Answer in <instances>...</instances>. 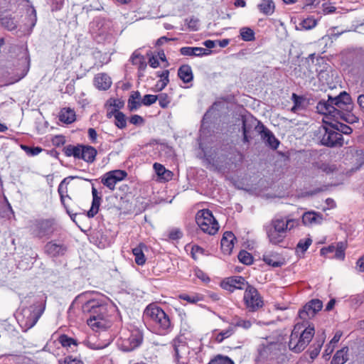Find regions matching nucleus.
Here are the masks:
<instances>
[{
  "instance_id": "49530a36",
  "label": "nucleus",
  "mask_w": 364,
  "mask_h": 364,
  "mask_svg": "<svg viewBox=\"0 0 364 364\" xmlns=\"http://www.w3.org/2000/svg\"><path fill=\"white\" fill-rule=\"evenodd\" d=\"M159 104L161 107L166 108L171 101V97L166 93H161L157 95Z\"/></svg>"
},
{
  "instance_id": "e2e57ef3",
  "label": "nucleus",
  "mask_w": 364,
  "mask_h": 364,
  "mask_svg": "<svg viewBox=\"0 0 364 364\" xmlns=\"http://www.w3.org/2000/svg\"><path fill=\"white\" fill-rule=\"evenodd\" d=\"M336 8L331 4H323V12L324 14H331L336 11Z\"/></svg>"
},
{
  "instance_id": "bf43d9fd",
  "label": "nucleus",
  "mask_w": 364,
  "mask_h": 364,
  "mask_svg": "<svg viewBox=\"0 0 364 364\" xmlns=\"http://www.w3.org/2000/svg\"><path fill=\"white\" fill-rule=\"evenodd\" d=\"M28 11H30V14L28 16V21L31 28H32L35 26L37 21L36 11L33 8L31 9Z\"/></svg>"
},
{
  "instance_id": "13d9d810",
  "label": "nucleus",
  "mask_w": 364,
  "mask_h": 364,
  "mask_svg": "<svg viewBox=\"0 0 364 364\" xmlns=\"http://www.w3.org/2000/svg\"><path fill=\"white\" fill-rule=\"evenodd\" d=\"M21 64L23 65V70L21 74V76L18 77V80L23 78L26 75L29 70V58L28 57H25L21 60Z\"/></svg>"
},
{
  "instance_id": "2eb2a0df",
  "label": "nucleus",
  "mask_w": 364,
  "mask_h": 364,
  "mask_svg": "<svg viewBox=\"0 0 364 364\" xmlns=\"http://www.w3.org/2000/svg\"><path fill=\"white\" fill-rule=\"evenodd\" d=\"M323 303L319 299H312L299 311V317L304 321L313 318L318 311L321 310Z\"/></svg>"
},
{
  "instance_id": "bb28decb",
  "label": "nucleus",
  "mask_w": 364,
  "mask_h": 364,
  "mask_svg": "<svg viewBox=\"0 0 364 364\" xmlns=\"http://www.w3.org/2000/svg\"><path fill=\"white\" fill-rule=\"evenodd\" d=\"M95 87L101 90H108L112 85L111 77L106 73H99L94 78Z\"/></svg>"
},
{
  "instance_id": "9d476101",
  "label": "nucleus",
  "mask_w": 364,
  "mask_h": 364,
  "mask_svg": "<svg viewBox=\"0 0 364 364\" xmlns=\"http://www.w3.org/2000/svg\"><path fill=\"white\" fill-rule=\"evenodd\" d=\"M143 334L139 329L132 330L127 337L121 338L118 342L120 350L129 352L138 348L142 343Z\"/></svg>"
},
{
  "instance_id": "5701e85b",
  "label": "nucleus",
  "mask_w": 364,
  "mask_h": 364,
  "mask_svg": "<svg viewBox=\"0 0 364 364\" xmlns=\"http://www.w3.org/2000/svg\"><path fill=\"white\" fill-rule=\"evenodd\" d=\"M323 220V215L315 211L306 212L302 215V222L306 225H320Z\"/></svg>"
},
{
  "instance_id": "37998d69",
  "label": "nucleus",
  "mask_w": 364,
  "mask_h": 364,
  "mask_svg": "<svg viewBox=\"0 0 364 364\" xmlns=\"http://www.w3.org/2000/svg\"><path fill=\"white\" fill-rule=\"evenodd\" d=\"M238 259L240 262L249 265L253 262V257L250 253L245 250H241L238 254Z\"/></svg>"
},
{
  "instance_id": "6ab92c4d",
  "label": "nucleus",
  "mask_w": 364,
  "mask_h": 364,
  "mask_svg": "<svg viewBox=\"0 0 364 364\" xmlns=\"http://www.w3.org/2000/svg\"><path fill=\"white\" fill-rule=\"evenodd\" d=\"M45 252L52 257L63 256L67 251L66 246L58 242L56 240H52L47 242L44 247Z\"/></svg>"
},
{
  "instance_id": "1a4fd4ad",
  "label": "nucleus",
  "mask_w": 364,
  "mask_h": 364,
  "mask_svg": "<svg viewBox=\"0 0 364 364\" xmlns=\"http://www.w3.org/2000/svg\"><path fill=\"white\" fill-rule=\"evenodd\" d=\"M32 234L38 237H50L56 230V224L54 219H40L34 222L32 228Z\"/></svg>"
},
{
  "instance_id": "4d7b16f0",
  "label": "nucleus",
  "mask_w": 364,
  "mask_h": 364,
  "mask_svg": "<svg viewBox=\"0 0 364 364\" xmlns=\"http://www.w3.org/2000/svg\"><path fill=\"white\" fill-rule=\"evenodd\" d=\"M180 298L191 304H196L202 300L201 297L198 295L182 294Z\"/></svg>"
},
{
  "instance_id": "f8f14e48",
  "label": "nucleus",
  "mask_w": 364,
  "mask_h": 364,
  "mask_svg": "<svg viewBox=\"0 0 364 364\" xmlns=\"http://www.w3.org/2000/svg\"><path fill=\"white\" fill-rule=\"evenodd\" d=\"M324 129L325 133L321 140L322 144L329 147L341 146L343 145V138L341 133L330 126L329 127H324Z\"/></svg>"
},
{
  "instance_id": "412c9836",
  "label": "nucleus",
  "mask_w": 364,
  "mask_h": 364,
  "mask_svg": "<svg viewBox=\"0 0 364 364\" xmlns=\"http://www.w3.org/2000/svg\"><path fill=\"white\" fill-rule=\"evenodd\" d=\"M323 121L325 124H328L331 128L336 129L341 134H350L353 132L352 128L343 124L340 119H326V116H324Z\"/></svg>"
},
{
  "instance_id": "c9c22d12",
  "label": "nucleus",
  "mask_w": 364,
  "mask_h": 364,
  "mask_svg": "<svg viewBox=\"0 0 364 364\" xmlns=\"http://www.w3.org/2000/svg\"><path fill=\"white\" fill-rule=\"evenodd\" d=\"M154 169L159 177L164 181H169L172 178V172L166 169V168L161 164L154 163Z\"/></svg>"
},
{
  "instance_id": "4c0bfd02",
  "label": "nucleus",
  "mask_w": 364,
  "mask_h": 364,
  "mask_svg": "<svg viewBox=\"0 0 364 364\" xmlns=\"http://www.w3.org/2000/svg\"><path fill=\"white\" fill-rule=\"evenodd\" d=\"M156 75L161 79L156 82L155 89L156 91H161L164 89L169 82V71L168 70H165L161 73L157 72Z\"/></svg>"
},
{
  "instance_id": "c85d7f7f",
  "label": "nucleus",
  "mask_w": 364,
  "mask_h": 364,
  "mask_svg": "<svg viewBox=\"0 0 364 364\" xmlns=\"http://www.w3.org/2000/svg\"><path fill=\"white\" fill-rule=\"evenodd\" d=\"M73 178H82L79 176H69L64 178L58 186V192L60 195V201L63 206L66 205L65 203V198L71 199L70 197L68 195V187L67 185L69 183V181Z\"/></svg>"
},
{
  "instance_id": "2f4dec72",
  "label": "nucleus",
  "mask_w": 364,
  "mask_h": 364,
  "mask_svg": "<svg viewBox=\"0 0 364 364\" xmlns=\"http://www.w3.org/2000/svg\"><path fill=\"white\" fill-rule=\"evenodd\" d=\"M178 76L185 83L191 82L193 79L191 67L188 65H183L178 70Z\"/></svg>"
},
{
  "instance_id": "b1692460",
  "label": "nucleus",
  "mask_w": 364,
  "mask_h": 364,
  "mask_svg": "<svg viewBox=\"0 0 364 364\" xmlns=\"http://www.w3.org/2000/svg\"><path fill=\"white\" fill-rule=\"evenodd\" d=\"M254 322L255 319H247L235 315L232 317L229 321V324H231L235 331H236L237 328H240L247 331L252 327Z\"/></svg>"
},
{
  "instance_id": "603ef678",
  "label": "nucleus",
  "mask_w": 364,
  "mask_h": 364,
  "mask_svg": "<svg viewBox=\"0 0 364 364\" xmlns=\"http://www.w3.org/2000/svg\"><path fill=\"white\" fill-rule=\"evenodd\" d=\"M334 257L339 259H343L345 258V246L343 242L337 243Z\"/></svg>"
},
{
  "instance_id": "f03ea898",
  "label": "nucleus",
  "mask_w": 364,
  "mask_h": 364,
  "mask_svg": "<svg viewBox=\"0 0 364 364\" xmlns=\"http://www.w3.org/2000/svg\"><path fill=\"white\" fill-rule=\"evenodd\" d=\"M352 108L351 97L345 91L335 97L328 96V100H321L316 105L317 112L326 116V119H340L350 124L358 121L356 116L350 113Z\"/></svg>"
},
{
  "instance_id": "774afa93",
  "label": "nucleus",
  "mask_w": 364,
  "mask_h": 364,
  "mask_svg": "<svg viewBox=\"0 0 364 364\" xmlns=\"http://www.w3.org/2000/svg\"><path fill=\"white\" fill-rule=\"evenodd\" d=\"M88 137L92 143H95L97 141V134L94 128H89L87 130Z\"/></svg>"
},
{
  "instance_id": "79ce46f5",
  "label": "nucleus",
  "mask_w": 364,
  "mask_h": 364,
  "mask_svg": "<svg viewBox=\"0 0 364 364\" xmlns=\"http://www.w3.org/2000/svg\"><path fill=\"white\" fill-rule=\"evenodd\" d=\"M240 36L244 41H252L255 39V31L249 27H243L240 28Z\"/></svg>"
},
{
  "instance_id": "8fccbe9b",
  "label": "nucleus",
  "mask_w": 364,
  "mask_h": 364,
  "mask_svg": "<svg viewBox=\"0 0 364 364\" xmlns=\"http://www.w3.org/2000/svg\"><path fill=\"white\" fill-rule=\"evenodd\" d=\"M186 25L191 31H198L199 28V20L196 17L187 18L185 20Z\"/></svg>"
},
{
  "instance_id": "c03bdc74",
  "label": "nucleus",
  "mask_w": 364,
  "mask_h": 364,
  "mask_svg": "<svg viewBox=\"0 0 364 364\" xmlns=\"http://www.w3.org/2000/svg\"><path fill=\"white\" fill-rule=\"evenodd\" d=\"M101 200L102 199H92L91 208L87 213L88 218H93L97 215L99 211Z\"/></svg>"
},
{
  "instance_id": "e433bc0d",
  "label": "nucleus",
  "mask_w": 364,
  "mask_h": 364,
  "mask_svg": "<svg viewBox=\"0 0 364 364\" xmlns=\"http://www.w3.org/2000/svg\"><path fill=\"white\" fill-rule=\"evenodd\" d=\"M348 347H343L333 355L331 364H345L348 360Z\"/></svg>"
},
{
  "instance_id": "0e129e2a",
  "label": "nucleus",
  "mask_w": 364,
  "mask_h": 364,
  "mask_svg": "<svg viewBox=\"0 0 364 364\" xmlns=\"http://www.w3.org/2000/svg\"><path fill=\"white\" fill-rule=\"evenodd\" d=\"M220 332L223 335V337L224 338V339L230 337L235 333V331H234L233 327L231 326V324H229V326L227 329L223 330Z\"/></svg>"
},
{
  "instance_id": "680f3d73",
  "label": "nucleus",
  "mask_w": 364,
  "mask_h": 364,
  "mask_svg": "<svg viewBox=\"0 0 364 364\" xmlns=\"http://www.w3.org/2000/svg\"><path fill=\"white\" fill-rule=\"evenodd\" d=\"M144 122V119L138 114H134L129 118V122L134 125L142 124Z\"/></svg>"
},
{
  "instance_id": "7ed1b4c3",
  "label": "nucleus",
  "mask_w": 364,
  "mask_h": 364,
  "mask_svg": "<svg viewBox=\"0 0 364 364\" xmlns=\"http://www.w3.org/2000/svg\"><path fill=\"white\" fill-rule=\"evenodd\" d=\"M299 220L289 215H276L271 222L265 226L266 233L269 242L279 245L284 242L288 231L299 226Z\"/></svg>"
},
{
  "instance_id": "39448f33",
  "label": "nucleus",
  "mask_w": 364,
  "mask_h": 364,
  "mask_svg": "<svg viewBox=\"0 0 364 364\" xmlns=\"http://www.w3.org/2000/svg\"><path fill=\"white\" fill-rule=\"evenodd\" d=\"M314 333V326L305 327L303 323H296L289 337V350L296 353L304 350L312 340Z\"/></svg>"
},
{
  "instance_id": "4468645a",
  "label": "nucleus",
  "mask_w": 364,
  "mask_h": 364,
  "mask_svg": "<svg viewBox=\"0 0 364 364\" xmlns=\"http://www.w3.org/2000/svg\"><path fill=\"white\" fill-rule=\"evenodd\" d=\"M281 343L264 341L258 348L259 356L264 359H274L281 351Z\"/></svg>"
},
{
  "instance_id": "a878e982",
  "label": "nucleus",
  "mask_w": 364,
  "mask_h": 364,
  "mask_svg": "<svg viewBox=\"0 0 364 364\" xmlns=\"http://www.w3.org/2000/svg\"><path fill=\"white\" fill-rule=\"evenodd\" d=\"M210 50L200 47H182L180 53L184 56L202 57L210 53Z\"/></svg>"
},
{
  "instance_id": "0eeeda50",
  "label": "nucleus",
  "mask_w": 364,
  "mask_h": 364,
  "mask_svg": "<svg viewBox=\"0 0 364 364\" xmlns=\"http://www.w3.org/2000/svg\"><path fill=\"white\" fill-rule=\"evenodd\" d=\"M196 222L204 233L210 235H214L219 230L218 223L208 209L198 211L196 215Z\"/></svg>"
},
{
  "instance_id": "864d4df0",
  "label": "nucleus",
  "mask_w": 364,
  "mask_h": 364,
  "mask_svg": "<svg viewBox=\"0 0 364 364\" xmlns=\"http://www.w3.org/2000/svg\"><path fill=\"white\" fill-rule=\"evenodd\" d=\"M312 243V240L309 237L300 240L296 245V248L301 250V252H305Z\"/></svg>"
},
{
  "instance_id": "58836bf2",
  "label": "nucleus",
  "mask_w": 364,
  "mask_h": 364,
  "mask_svg": "<svg viewBox=\"0 0 364 364\" xmlns=\"http://www.w3.org/2000/svg\"><path fill=\"white\" fill-rule=\"evenodd\" d=\"M60 120L66 124H71L75 120V113L70 108H64L60 113Z\"/></svg>"
},
{
  "instance_id": "6e6d98bb",
  "label": "nucleus",
  "mask_w": 364,
  "mask_h": 364,
  "mask_svg": "<svg viewBox=\"0 0 364 364\" xmlns=\"http://www.w3.org/2000/svg\"><path fill=\"white\" fill-rule=\"evenodd\" d=\"M59 342L63 347H70L71 345H75V341L74 339L68 337V336L63 334L59 337Z\"/></svg>"
},
{
  "instance_id": "5fc2aeb1",
  "label": "nucleus",
  "mask_w": 364,
  "mask_h": 364,
  "mask_svg": "<svg viewBox=\"0 0 364 364\" xmlns=\"http://www.w3.org/2000/svg\"><path fill=\"white\" fill-rule=\"evenodd\" d=\"M158 99L157 95H145L141 99L142 105L145 106H150L155 103Z\"/></svg>"
},
{
  "instance_id": "72a5a7b5",
  "label": "nucleus",
  "mask_w": 364,
  "mask_h": 364,
  "mask_svg": "<svg viewBox=\"0 0 364 364\" xmlns=\"http://www.w3.org/2000/svg\"><path fill=\"white\" fill-rule=\"evenodd\" d=\"M0 23L2 26L9 31H13L17 27V23L11 15L8 13L0 14Z\"/></svg>"
},
{
  "instance_id": "69168bd1",
  "label": "nucleus",
  "mask_w": 364,
  "mask_h": 364,
  "mask_svg": "<svg viewBox=\"0 0 364 364\" xmlns=\"http://www.w3.org/2000/svg\"><path fill=\"white\" fill-rule=\"evenodd\" d=\"M335 347L336 346H334L333 345H332L330 343L326 346V348L325 349V351H324V353H323V358L326 360H328L329 359L330 355L333 352Z\"/></svg>"
},
{
  "instance_id": "cd10ccee",
  "label": "nucleus",
  "mask_w": 364,
  "mask_h": 364,
  "mask_svg": "<svg viewBox=\"0 0 364 364\" xmlns=\"http://www.w3.org/2000/svg\"><path fill=\"white\" fill-rule=\"evenodd\" d=\"M97 154V151L95 148L90 145L82 144L80 159L88 164H92L95 161Z\"/></svg>"
},
{
  "instance_id": "f3484780",
  "label": "nucleus",
  "mask_w": 364,
  "mask_h": 364,
  "mask_svg": "<svg viewBox=\"0 0 364 364\" xmlns=\"http://www.w3.org/2000/svg\"><path fill=\"white\" fill-rule=\"evenodd\" d=\"M249 286L245 278L240 276L228 277L221 282L223 289L232 292L235 289H242Z\"/></svg>"
},
{
  "instance_id": "20e7f679",
  "label": "nucleus",
  "mask_w": 364,
  "mask_h": 364,
  "mask_svg": "<svg viewBox=\"0 0 364 364\" xmlns=\"http://www.w3.org/2000/svg\"><path fill=\"white\" fill-rule=\"evenodd\" d=\"M144 316L149 320L156 334L167 335L173 328L170 316L155 304H150L146 307Z\"/></svg>"
},
{
  "instance_id": "ea45409f",
  "label": "nucleus",
  "mask_w": 364,
  "mask_h": 364,
  "mask_svg": "<svg viewBox=\"0 0 364 364\" xmlns=\"http://www.w3.org/2000/svg\"><path fill=\"white\" fill-rule=\"evenodd\" d=\"M259 11L265 15H272L275 9L274 3L272 0H262L258 5Z\"/></svg>"
},
{
  "instance_id": "a18cd8bd",
  "label": "nucleus",
  "mask_w": 364,
  "mask_h": 364,
  "mask_svg": "<svg viewBox=\"0 0 364 364\" xmlns=\"http://www.w3.org/2000/svg\"><path fill=\"white\" fill-rule=\"evenodd\" d=\"M316 23H317V22H316V19H314L313 17H308V18L304 19L300 23V26L304 30H310V29L314 28L316 26Z\"/></svg>"
},
{
  "instance_id": "ddd939ff",
  "label": "nucleus",
  "mask_w": 364,
  "mask_h": 364,
  "mask_svg": "<svg viewBox=\"0 0 364 364\" xmlns=\"http://www.w3.org/2000/svg\"><path fill=\"white\" fill-rule=\"evenodd\" d=\"M127 176V173L125 171L114 170L105 173L101 177V182L104 186L112 191L115 189L117 183L124 179Z\"/></svg>"
},
{
  "instance_id": "9b49d317",
  "label": "nucleus",
  "mask_w": 364,
  "mask_h": 364,
  "mask_svg": "<svg viewBox=\"0 0 364 364\" xmlns=\"http://www.w3.org/2000/svg\"><path fill=\"white\" fill-rule=\"evenodd\" d=\"M244 301L250 311H255L263 305V300L257 289L247 286L244 293Z\"/></svg>"
},
{
  "instance_id": "7c9ffc66",
  "label": "nucleus",
  "mask_w": 364,
  "mask_h": 364,
  "mask_svg": "<svg viewBox=\"0 0 364 364\" xmlns=\"http://www.w3.org/2000/svg\"><path fill=\"white\" fill-rule=\"evenodd\" d=\"M112 115L114 117V124L117 127L122 129L127 127V117L123 112L114 109L113 111L107 113L109 118H110Z\"/></svg>"
},
{
  "instance_id": "de8ad7c7",
  "label": "nucleus",
  "mask_w": 364,
  "mask_h": 364,
  "mask_svg": "<svg viewBox=\"0 0 364 364\" xmlns=\"http://www.w3.org/2000/svg\"><path fill=\"white\" fill-rule=\"evenodd\" d=\"M208 364H235L228 356L218 355L212 359Z\"/></svg>"
},
{
  "instance_id": "423d86ee",
  "label": "nucleus",
  "mask_w": 364,
  "mask_h": 364,
  "mask_svg": "<svg viewBox=\"0 0 364 364\" xmlns=\"http://www.w3.org/2000/svg\"><path fill=\"white\" fill-rule=\"evenodd\" d=\"M45 308V304L33 299L29 306L21 309L16 318L23 331H27L36 324L43 314Z\"/></svg>"
},
{
  "instance_id": "09e8293b",
  "label": "nucleus",
  "mask_w": 364,
  "mask_h": 364,
  "mask_svg": "<svg viewBox=\"0 0 364 364\" xmlns=\"http://www.w3.org/2000/svg\"><path fill=\"white\" fill-rule=\"evenodd\" d=\"M59 364H84L80 358L72 355L66 356L58 360Z\"/></svg>"
},
{
  "instance_id": "f704fd0d",
  "label": "nucleus",
  "mask_w": 364,
  "mask_h": 364,
  "mask_svg": "<svg viewBox=\"0 0 364 364\" xmlns=\"http://www.w3.org/2000/svg\"><path fill=\"white\" fill-rule=\"evenodd\" d=\"M141 93L139 91H134L130 95L128 100V107L130 111L136 110L142 105Z\"/></svg>"
},
{
  "instance_id": "f257e3e1",
  "label": "nucleus",
  "mask_w": 364,
  "mask_h": 364,
  "mask_svg": "<svg viewBox=\"0 0 364 364\" xmlns=\"http://www.w3.org/2000/svg\"><path fill=\"white\" fill-rule=\"evenodd\" d=\"M92 294V292H84L78 295L76 299L84 301L88 299L82 305V311L87 316V323L93 331L107 329L112 325V314L115 311V308L100 296L90 298Z\"/></svg>"
},
{
  "instance_id": "dca6fc26",
  "label": "nucleus",
  "mask_w": 364,
  "mask_h": 364,
  "mask_svg": "<svg viewBox=\"0 0 364 364\" xmlns=\"http://www.w3.org/2000/svg\"><path fill=\"white\" fill-rule=\"evenodd\" d=\"M255 131L260 134L262 139L267 146L273 149L278 148L279 145V140L262 123H258V125L255 127Z\"/></svg>"
},
{
  "instance_id": "aec40b11",
  "label": "nucleus",
  "mask_w": 364,
  "mask_h": 364,
  "mask_svg": "<svg viewBox=\"0 0 364 364\" xmlns=\"http://www.w3.org/2000/svg\"><path fill=\"white\" fill-rule=\"evenodd\" d=\"M258 123L262 122L253 119H242L243 141L245 143H248L252 139V131L253 129L255 130V127L258 125Z\"/></svg>"
},
{
  "instance_id": "c756f323",
  "label": "nucleus",
  "mask_w": 364,
  "mask_h": 364,
  "mask_svg": "<svg viewBox=\"0 0 364 364\" xmlns=\"http://www.w3.org/2000/svg\"><path fill=\"white\" fill-rule=\"evenodd\" d=\"M144 250H146V246L144 243H139L136 247L132 249L134 261L139 266L144 265L146 260Z\"/></svg>"
},
{
  "instance_id": "473e14b6",
  "label": "nucleus",
  "mask_w": 364,
  "mask_h": 364,
  "mask_svg": "<svg viewBox=\"0 0 364 364\" xmlns=\"http://www.w3.org/2000/svg\"><path fill=\"white\" fill-rule=\"evenodd\" d=\"M82 144H68L63 148L64 154L68 156H73L75 159H80Z\"/></svg>"
},
{
  "instance_id": "338daca9",
  "label": "nucleus",
  "mask_w": 364,
  "mask_h": 364,
  "mask_svg": "<svg viewBox=\"0 0 364 364\" xmlns=\"http://www.w3.org/2000/svg\"><path fill=\"white\" fill-rule=\"evenodd\" d=\"M168 237L171 240H178L182 237V232L178 229H174L170 231Z\"/></svg>"
},
{
  "instance_id": "052dcab7",
  "label": "nucleus",
  "mask_w": 364,
  "mask_h": 364,
  "mask_svg": "<svg viewBox=\"0 0 364 364\" xmlns=\"http://www.w3.org/2000/svg\"><path fill=\"white\" fill-rule=\"evenodd\" d=\"M291 98L294 102V105L296 107H297L299 109L303 108L302 103L304 102V98L302 97L299 96L295 93H293Z\"/></svg>"
},
{
  "instance_id": "a19ab883",
  "label": "nucleus",
  "mask_w": 364,
  "mask_h": 364,
  "mask_svg": "<svg viewBox=\"0 0 364 364\" xmlns=\"http://www.w3.org/2000/svg\"><path fill=\"white\" fill-rule=\"evenodd\" d=\"M130 60L133 65L138 66L139 71H144L146 68V62L144 57L136 51L133 53Z\"/></svg>"
},
{
  "instance_id": "3c124183",
  "label": "nucleus",
  "mask_w": 364,
  "mask_h": 364,
  "mask_svg": "<svg viewBox=\"0 0 364 364\" xmlns=\"http://www.w3.org/2000/svg\"><path fill=\"white\" fill-rule=\"evenodd\" d=\"M21 147L28 155L31 156H36L43 151V149L38 146L31 147L26 145H21Z\"/></svg>"
},
{
  "instance_id": "a211bd4d",
  "label": "nucleus",
  "mask_w": 364,
  "mask_h": 364,
  "mask_svg": "<svg viewBox=\"0 0 364 364\" xmlns=\"http://www.w3.org/2000/svg\"><path fill=\"white\" fill-rule=\"evenodd\" d=\"M347 158H350L353 164V170H359L364 165V149L348 147L346 151Z\"/></svg>"
},
{
  "instance_id": "6e6552de",
  "label": "nucleus",
  "mask_w": 364,
  "mask_h": 364,
  "mask_svg": "<svg viewBox=\"0 0 364 364\" xmlns=\"http://www.w3.org/2000/svg\"><path fill=\"white\" fill-rule=\"evenodd\" d=\"M173 353V363L175 364H188L191 361V348L185 341L175 338L171 343Z\"/></svg>"
},
{
  "instance_id": "393cba45",
  "label": "nucleus",
  "mask_w": 364,
  "mask_h": 364,
  "mask_svg": "<svg viewBox=\"0 0 364 364\" xmlns=\"http://www.w3.org/2000/svg\"><path fill=\"white\" fill-rule=\"evenodd\" d=\"M263 261L273 267H279L284 264V259L277 252H267L263 255Z\"/></svg>"
},
{
  "instance_id": "4be33fe9",
  "label": "nucleus",
  "mask_w": 364,
  "mask_h": 364,
  "mask_svg": "<svg viewBox=\"0 0 364 364\" xmlns=\"http://www.w3.org/2000/svg\"><path fill=\"white\" fill-rule=\"evenodd\" d=\"M236 237L232 232H224L220 242L221 250L224 254L230 255Z\"/></svg>"
}]
</instances>
